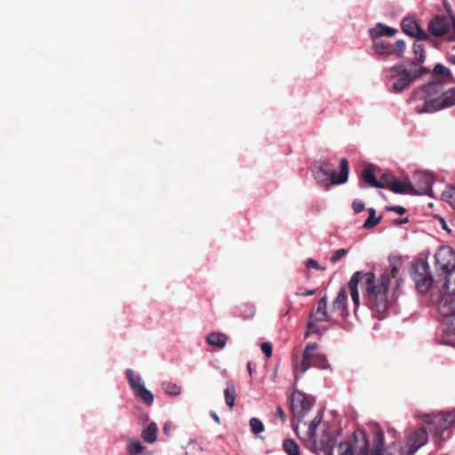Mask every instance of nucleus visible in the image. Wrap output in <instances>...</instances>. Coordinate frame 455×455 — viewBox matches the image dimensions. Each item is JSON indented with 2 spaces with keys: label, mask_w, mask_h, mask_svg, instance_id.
Masks as SVG:
<instances>
[{
  "label": "nucleus",
  "mask_w": 455,
  "mask_h": 455,
  "mask_svg": "<svg viewBox=\"0 0 455 455\" xmlns=\"http://www.w3.org/2000/svg\"><path fill=\"white\" fill-rule=\"evenodd\" d=\"M247 370H248L249 374L251 376L252 375L251 362L247 363Z\"/></svg>",
  "instance_id": "a18cd8bd"
},
{
  "label": "nucleus",
  "mask_w": 455,
  "mask_h": 455,
  "mask_svg": "<svg viewBox=\"0 0 455 455\" xmlns=\"http://www.w3.org/2000/svg\"><path fill=\"white\" fill-rule=\"evenodd\" d=\"M126 378L132 389L133 393L140 389V387H145L142 383L141 378L134 374V371L131 369L126 371Z\"/></svg>",
  "instance_id": "5701e85b"
},
{
  "label": "nucleus",
  "mask_w": 455,
  "mask_h": 455,
  "mask_svg": "<svg viewBox=\"0 0 455 455\" xmlns=\"http://www.w3.org/2000/svg\"><path fill=\"white\" fill-rule=\"evenodd\" d=\"M212 416L217 423H220V418L215 412H212Z\"/></svg>",
  "instance_id": "de8ad7c7"
},
{
  "label": "nucleus",
  "mask_w": 455,
  "mask_h": 455,
  "mask_svg": "<svg viewBox=\"0 0 455 455\" xmlns=\"http://www.w3.org/2000/svg\"><path fill=\"white\" fill-rule=\"evenodd\" d=\"M347 295L344 288L340 289L337 297L332 302L331 313L333 317L344 318L347 315Z\"/></svg>",
  "instance_id": "2eb2a0df"
},
{
  "label": "nucleus",
  "mask_w": 455,
  "mask_h": 455,
  "mask_svg": "<svg viewBox=\"0 0 455 455\" xmlns=\"http://www.w3.org/2000/svg\"><path fill=\"white\" fill-rule=\"evenodd\" d=\"M163 431L165 435H169V432H170V426L168 423L164 424V427H163Z\"/></svg>",
  "instance_id": "c03bdc74"
},
{
  "label": "nucleus",
  "mask_w": 455,
  "mask_h": 455,
  "mask_svg": "<svg viewBox=\"0 0 455 455\" xmlns=\"http://www.w3.org/2000/svg\"><path fill=\"white\" fill-rule=\"evenodd\" d=\"M145 455H152V452L151 451H146Z\"/></svg>",
  "instance_id": "603ef678"
},
{
  "label": "nucleus",
  "mask_w": 455,
  "mask_h": 455,
  "mask_svg": "<svg viewBox=\"0 0 455 455\" xmlns=\"http://www.w3.org/2000/svg\"><path fill=\"white\" fill-rule=\"evenodd\" d=\"M334 320L331 311L327 310V298L323 297L318 300L317 308L313 310L308 318L307 324L306 338L310 334L320 335L322 333L317 323L320 322H329Z\"/></svg>",
  "instance_id": "1a4fd4ad"
},
{
  "label": "nucleus",
  "mask_w": 455,
  "mask_h": 455,
  "mask_svg": "<svg viewBox=\"0 0 455 455\" xmlns=\"http://www.w3.org/2000/svg\"><path fill=\"white\" fill-rule=\"evenodd\" d=\"M451 20L443 16H435L428 24V31L435 36H442L449 32Z\"/></svg>",
  "instance_id": "4468645a"
},
{
  "label": "nucleus",
  "mask_w": 455,
  "mask_h": 455,
  "mask_svg": "<svg viewBox=\"0 0 455 455\" xmlns=\"http://www.w3.org/2000/svg\"><path fill=\"white\" fill-rule=\"evenodd\" d=\"M438 79L443 84L451 79V73L448 68L442 64H436L433 69V77L431 81Z\"/></svg>",
  "instance_id": "6ab92c4d"
},
{
  "label": "nucleus",
  "mask_w": 455,
  "mask_h": 455,
  "mask_svg": "<svg viewBox=\"0 0 455 455\" xmlns=\"http://www.w3.org/2000/svg\"><path fill=\"white\" fill-rule=\"evenodd\" d=\"M444 7H445V9H446V11H447L448 12H451V6H450L448 4H446V3H445V4H444Z\"/></svg>",
  "instance_id": "3c124183"
},
{
  "label": "nucleus",
  "mask_w": 455,
  "mask_h": 455,
  "mask_svg": "<svg viewBox=\"0 0 455 455\" xmlns=\"http://www.w3.org/2000/svg\"><path fill=\"white\" fill-rule=\"evenodd\" d=\"M398 267L391 265V274L383 273L379 279L371 272L356 271L350 278L347 286L355 307L359 306L358 284L364 291L367 306L376 312L379 318L385 317L388 309L387 293L391 278H396Z\"/></svg>",
  "instance_id": "f257e3e1"
},
{
  "label": "nucleus",
  "mask_w": 455,
  "mask_h": 455,
  "mask_svg": "<svg viewBox=\"0 0 455 455\" xmlns=\"http://www.w3.org/2000/svg\"><path fill=\"white\" fill-rule=\"evenodd\" d=\"M250 427L255 435L264 431V425L258 418H251L250 419Z\"/></svg>",
  "instance_id": "473e14b6"
},
{
  "label": "nucleus",
  "mask_w": 455,
  "mask_h": 455,
  "mask_svg": "<svg viewBox=\"0 0 455 455\" xmlns=\"http://www.w3.org/2000/svg\"><path fill=\"white\" fill-rule=\"evenodd\" d=\"M157 425L151 422L142 430L141 436L146 443H154L157 439Z\"/></svg>",
  "instance_id": "aec40b11"
},
{
  "label": "nucleus",
  "mask_w": 455,
  "mask_h": 455,
  "mask_svg": "<svg viewBox=\"0 0 455 455\" xmlns=\"http://www.w3.org/2000/svg\"><path fill=\"white\" fill-rule=\"evenodd\" d=\"M443 82L436 79L416 90L410 100L411 102L416 103L415 112L433 113L455 105V88L443 92L438 98H432L441 92Z\"/></svg>",
  "instance_id": "20e7f679"
},
{
  "label": "nucleus",
  "mask_w": 455,
  "mask_h": 455,
  "mask_svg": "<svg viewBox=\"0 0 455 455\" xmlns=\"http://www.w3.org/2000/svg\"><path fill=\"white\" fill-rule=\"evenodd\" d=\"M394 180H395V177L392 174L384 173L380 176L379 180H378V183L379 186H378L377 188L389 189Z\"/></svg>",
  "instance_id": "7c9ffc66"
},
{
  "label": "nucleus",
  "mask_w": 455,
  "mask_h": 455,
  "mask_svg": "<svg viewBox=\"0 0 455 455\" xmlns=\"http://www.w3.org/2000/svg\"><path fill=\"white\" fill-rule=\"evenodd\" d=\"M394 46V54H396L398 57H401L405 51L406 44L403 40H397Z\"/></svg>",
  "instance_id": "f704fd0d"
},
{
  "label": "nucleus",
  "mask_w": 455,
  "mask_h": 455,
  "mask_svg": "<svg viewBox=\"0 0 455 455\" xmlns=\"http://www.w3.org/2000/svg\"><path fill=\"white\" fill-rule=\"evenodd\" d=\"M369 217L364 221L363 228L365 229H370L377 226L381 221V216L376 217V210L373 208L368 209Z\"/></svg>",
  "instance_id": "393cba45"
},
{
  "label": "nucleus",
  "mask_w": 455,
  "mask_h": 455,
  "mask_svg": "<svg viewBox=\"0 0 455 455\" xmlns=\"http://www.w3.org/2000/svg\"><path fill=\"white\" fill-rule=\"evenodd\" d=\"M418 28L419 24L412 19L406 18L402 21V29L408 36H412Z\"/></svg>",
  "instance_id": "a878e982"
},
{
  "label": "nucleus",
  "mask_w": 455,
  "mask_h": 455,
  "mask_svg": "<svg viewBox=\"0 0 455 455\" xmlns=\"http://www.w3.org/2000/svg\"><path fill=\"white\" fill-rule=\"evenodd\" d=\"M396 31L397 30L395 28L379 24L378 28L371 29L370 32L372 38H380L381 36L391 37L396 33Z\"/></svg>",
  "instance_id": "412c9836"
},
{
  "label": "nucleus",
  "mask_w": 455,
  "mask_h": 455,
  "mask_svg": "<svg viewBox=\"0 0 455 455\" xmlns=\"http://www.w3.org/2000/svg\"><path fill=\"white\" fill-rule=\"evenodd\" d=\"M275 416L278 417L281 421L283 423H284L286 421V415H285V412L282 409V407L280 406H277L276 407V412H275Z\"/></svg>",
  "instance_id": "79ce46f5"
},
{
  "label": "nucleus",
  "mask_w": 455,
  "mask_h": 455,
  "mask_svg": "<svg viewBox=\"0 0 455 455\" xmlns=\"http://www.w3.org/2000/svg\"><path fill=\"white\" fill-rule=\"evenodd\" d=\"M413 53L418 62H423L425 60L424 47L422 44H413Z\"/></svg>",
  "instance_id": "72a5a7b5"
},
{
  "label": "nucleus",
  "mask_w": 455,
  "mask_h": 455,
  "mask_svg": "<svg viewBox=\"0 0 455 455\" xmlns=\"http://www.w3.org/2000/svg\"><path fill=\"white\" fill-rule=\"evenodd\" d=\"M225 402L230 409H232L235 405V400L236 396L235 387L234 385L228 387L224 390Z\"/></svg>",
  "instance_id": "cd10ccee"
},
{
  "label": "nucleus",
  "mask_w": 455,
  "mask_h": 455,
  "mask_svg": "<svg viewBox=\"0 0 455 455\" xmlns=\"http://www.w3.org/2000/svg\"><path fill=\"white\" fill-rule=\"evenodd\" d=\"M315 292V290H311V291H307L305 293H303V295L305 296H310V295H314Z\"/></svg>",
  "instance_id": "49530a36"
},
{
  "label": "nucleus",
  "mask_w": 455,
  "mask_h": 455,
  "mask_svg": "<svg viewBox=\"0 0 455 455\" xmlns=\"http://www.w3.org/2000/svg\"><path fill=\"white\" fill-rule=\"evenodd\" d=\"M261 351L267 358H270L272 356V345L268 342H263L261 344Z\"/></svg>",
  "instance_id": "e433bc0d"
},
{
  "label": "nucleus",
  "mask_w": 455,
  "mask_h": 455,
  "mask_svg": "<svg viewBox=\"0 0 455 455\" xmlns=\"http://www.w3.org/2000/svg\"><path fill=\"white\" fill-rule=\"evenodd\" d=\"M443 199L448 202L451 206L455 210V188H449L445 191H443Z\"/></svg>",
  "instance_id": "2f4dec72"
},
{
  "label": "nucleus",
  "mask_w": 455,
  "mask_h": 455,
  "mask_svg": "<svg viewBox=\"0 0 455 455\" xmlns=\"http://www.w3.org/2000/svg\"><path fill=\"white\" fill-rule=\"evenodd\" d=\"M412 37H416L419 40H427L428 38V36L426 33V31L419 26L417 31L414 32Z\"/></svg>",
  "instance_id": "4c0bfd02"
},
{
  "label": "nucleus",
  "mask_w": 455,
  "mask_h": 455,
  "mask_svg": "<svg viewBox=\"0 0 455 455\" xmlns=\"http://www.w3.org/2000/svg\"><path fill=\"white\" fill-rule=\"evenodd\" d=\"M373 39V49L375 53L383 56H389L394 54V46L389 42H387L381 38Z\"/></svg>",
  "instance_id": "dca6fc26"
},
{
  "label": "nucleus",
  "mask_w": 455,
  "mask_h": 455,
  "mask_svg": "<svg viewBox=\"0 0 455 455\" xmlns=\"http://www.w3.org/2000/svg\"><path fill=\"white\" fill-rule=\"evenodd\" d=\"M378 443L369 455H383V435L377 437ZM369 442L363 430H355L352 436L339 445V455H368Z\"/></svg>",
  "instance_id": "0eeeda50"
},
{
  "label": "nucleus",
  "mask_w": 455,
  "mask_h": 455,
  "mask_svg": "<svg viewBox=\"0 0 455 455\" xmlns=\"http://www.w3.org/2000/svg\"><path fill=\"white\" fill-rule=\"evenodd\" d=\"M135 396L147 405H151L154 402L153 394L145 387H140L139 390L134 393Z\"/></svg>",
  "instance_id": "b1692460"
},
{
  "label": "nucleus",
  "mask_w": 455,
  "mask_h": 455,
  "mask_svg": "<svg viewBox=\"0 0 455 455\" xmlns=\"http://www.w3.org/2000/svg\"><path fill=\"white\" fill-rule=\"evenodd\" d=\"M449 62L455 65V55L449 58Z\"/></svg>",
  "instance_id": "8fccbe9b"
},
{
  "label": "nucleus",
  "mask_w": 455,
  "mask_h": 455,
  "mask_svg": "<svg viewBox=\"0 0 455 455\" xmlns=\"http://www.w3.org/2000/svg\"><path fill=\"white\" fill-rule=\"evenodd\" d=\"M387 211L394 212L399 215H403L406 212V209L399 205L390 206L387 208Z\"/></svg>",
  "instance_id": "a19ab883"
},
{
  "label": "nucleus",
  "mask_w": 455,
  "mask_h": 455,
  "mask_svg": "<svg viewBox=\"0 0 455 455\" xmlns=\"http://www.w3.org/2000/svg\"><path fill=\"white\" fill-rule=\"evenodd\" d=\"M347 254V251L346 249H339L333 252V255L331 257L330 261L332 264L337 263L339 259L344 258Z\"/></svg>",
  "instance_id": "c9c22d12"
},
{
  "label": "nucleus",
  "mask_w": 455,
  "mask_h": 455,
  "mask_svg": "<svg viewBox=\"0 0 455 455\" xmlns=\"http://www.w3.org/2000/svg\"><path fill=\"white\" fill-rule=\"evenodd\" d=\"M437 271L445 275V282L437 292L431 291L430 298L437 304L439 313L450 317L452 330L455 331V252L449 246L438 249L435 255Z\"/></svg>",
  "instance_id": "f03ea898"
},
{
  "label": "nucleus",
  "mask_w": 455,
  "mask_h": 455,
  "mask_svg": "<svg viewBox=\"0 0 455 455\" xmlns=\"http://www.w3.org/2000/svg\"><path fill=\"white\" fill-rule=\"evenodd\" d=\"M352 208L355 212L359 213L364 210V204L362 201L355 200L352 203Z\"/></svg>",
  "instance_id": "58836bf2"
},
{
  "label": "nucleus",
  "mask_w": 455,
  "mask_h": 455,
  "mask_svg": "<svg viewBox=\"0 0 455 455\" xmlns=\"http://www.w3.org/2000/svg\"><path fill=\"white\" fill-rule=\"evenodd\" d=\"M426 427L416 429L407 438L406 444L401 449V455H414L428 440V433L443 441L451 436L449 429L455 427V410L448 412H437L424 417Z\"/></svg>",
  "instance_id": "7ed1b4c3"
},
{
  "label": "nucleus",
  "mask_w": 455,
  "mask_h": 455,
  "mask_svg": "<svg viewBox=\"0 0 455 455\" xmlns=\"http://www.w3.org/2000/svg\"><path fill=\"white\" fill-rule=\"evenodd\" d=\"M349 172L348 162L346 158H342L339 163V172L333 170L326 169L325 165H320L318 170L315 172V179L316 181L325 188L331 185L344 184L347 181Z\"/></svg>",
  "instance_id": "6e6552de"
},
{
  "label": "nucleus",
  "mask_w": 455,
  "mask_h": 455,
  "mask_svg": "<svg viewBox=\"0 0 455 455\" xmlns=\"http://www.w3.org/2000/svg\"><path fill=\"white\" fill-rule=\"evenodd\" d=\"M283 447L288 455H300L299 445L291 439L284 440Z\"/></svg>",
  "instance_id": "c85d7f7f"
},
{
  "label": "nucleus",
  "mask_w": 455,
  "mask_h": 455,
  "mask_svg": "<svg viewBox=\"0 0 455 455\" xmlns=\"http://www.w3.org/2000/svg\"><path fill=\"white\" fill-rule=\"evenodd\" d=\"M145 449V446H143L140 441L134 438L127 439V451L130 455H138L143 453Z\"/></svg>",
  "instance_id": "4be33fe9"
},
{
  "label": "nucleus",
  "mask_w": 455,
  "mask_h": 455,
  "mask_svg": "<svg viewBox=\"0 0 455 455\" xmlns=\"http://www.w3.org/2000/svg\"><path fill=\"white\" fill-rule=\"evenodd\" d=\"M162 386L164 392L170 395H179L181 393V387L175 383L164 382Z\"/></svg>",
  "instance_id": "c756f323"
},
{
  "label": "nucleus",
  "mask_w": 455,
  "mask_h": 455,
  "mask_svg": "<svg viewBox=\"0 0 455 455\" xmlns=\"http://www.w3.org/2000/svg\"><path fill=\"white\" fill-rule=\"evenodd\" d=\"M428 72L427 68L419 67L414 61H403L387 69V76L394 80L392 85L394 92H401Z\"/></svg>",
  "instance_id": "39448f33"
},
{
  "label": "nucleus",
  "mask_w": 455,
  "mask_h": 455,
  "mask_svg": "<svg viewBox=\"0 0 455 455\" xmlns=\"http://www.w3.org/2000/svg\"><path fill=\"white\" fill-rule=\"evenodd\" d=\"M321 418L315 417L308 425L307 431L299 438L303 441L306 447L315 453H323L331 455L335 440L325 428L320 438L316 437L315 430L320 425Z\"/></svg>",
  "instance_id": "423d86ee"
},
{
  "label": "nucleus",
  "mask_w": 455,
  "mask_h": 455,
  "mask_svg": "<svg viewBox=\"0 0 455 455\" xmlns=\"http://www.w3.org/2000/svg\"><path fill=\"white\" fill-rule=\"evenodd\" d=\"M409 221V220L407 218L405 219H397V220H394V224L395 225H402V224H405Z\"/></svg>",
  "instance_id": "37998d69"
},
{
  "label": "nucleus",
  "mask_w": 455,
  "mask_h": 455,
  "mask_svg": "<svg viewBox=\"0 0 455 455\" xmlns=\"http://www.w3.org/2000/svg\"><path fill=\"white\" fill-rule=\"evenodd\" d=\"M412 268V279L417 290L420 293L427 292L433 284V277L428 263L420 259L413 264Z\"/></svg>",
  "instance_id": "9d476101"
},
{
  "label": "nucleus",
  "mask_w": 455,
  "mask_h": 455,
  "mask_svg": "<svg viewBox=\"0 0 455 455\" xmlns=\"http://www.w3.org/2000/svg\"><path fill=\"white\" fill-rule=\"evenodd\" d=\"M443 228H446V224H445L444 220H443Z\"/></svg>",
  "instance_id": "864d4df0"
},
{
  "label": "nucleus",
  "mask_w": 455,
  "mask_h": 455,
  "mask_svg": "<svg viewBox=\"0 0 455 455\" xmlns=\"http://www.w3.org/2000/svg\"><path fill=\"white\" fill-rule=\"evenodd\" d=\"M289 399L291 410L294 417H296L298 420H301L305 417V414L310 411L313 404L312 401L300 391L293 392Z\"/></svg>",
  "instance_id": "ddd939ff"
},
{
  "label": "nucleus",
  "mask_w": 455,
  "mask_h": 455,
  "mask_svg": "<svg viewBox=\"0 0 455 455\" xmlns=\"http://www.w3.org/2000/svg\"><path fill=\"white\" fill-rule=\"evenodd\" d=\"M228 341V336L221 332H212L206 337V342L220 349L225 347Z\"/></svg>",
  "instance_id": "a211bd4d"
},
{
  "label": "nucleus",
  "mask_w": 455,
  "mask_h": 455,
  "mask_svg": "<svg viewBox=\"0 0 455 455\" xmlns=\"http://www.w3.org/2000/svg\"><path fill=\"white\" fill-rule=\"evenodd\" d=\"M361 180L372 188L379 186L375 176V166L373 164H366L363 167L361 173Z\"/></svg>",
  "instance_id": "f3484780"
},
{
  "label": "nucleus",
  "mask_w": 455,
  "mask_h": 455,
  "mask_svg": "<svg viewBox=\"0 0 455 455\" xmlns=\"http://www.w3.org/2000/svg\"><path fill=\"white\" fill-rule=\"evenodd\" d=\"M307 267H311L317 270H325V267H321L315 259H308L306 262Z\"/></svg>",
  "instance_id": "ea45409f"
},
{
  "label": "nucleus",
  "mask_w": 455,
  "mask_h": 455,
  "mask_svg": "<svg viewBox=\"0 0 455 455\" xmlns=\"http://www.w3.org/2000/svg\"><path fill=\"white\" fill-rule=\"evenodd\" d=\"M321 165H325L326 169L331 170V165L329 164V162H323Z\"/></svg>",
  "instance_id": "09e8293b"
},
{
  "label": "nucleus",
  "mask_w": 455,
  "mask_h": 455,
  "mask_svg": "<svg viewBox=\"0 0 455 455\" xmlns=\"http://www.w3.org/2000/svg\"><path fill=\"white\" fill-rule=\"evenodd\" d=\"M424 186L419 190H416L412 184L408 181H400L395 178L390 186L389 190L396 194H411V195H431V188L433 184L432 177L422 175Z\"/></svg>",
  "instance_id": "9b49d317"
},
{
  "label": "nucleus",
  "mask_w": 455,
  "mask_h": 455,
  "mask_svg": "<svg viewBox=\"0 0 455 455\" xmlns=\"http://www.w3.org/2000/svg\"><path fill=\"white\" fill-rule=\"evenodd\" d=\"M318 349V344L309 343L306 346L301 356L293 358L294 378L298 379L309 368L314 367L315 350Z\"/></svg>",
  "instance_id": "f8f14e48"
},
{
  "label": "nucleus",
  "mask_w": 455,
  "mask_h": 455,
  "mask_svg": "<svg viewBox=\"0 0 455 455\" xmlns=\"http://www.w3.org/2000/svg\"><path fill=\"white\" fill-rule=\"evenodd\" d=\"M314 367L321 370H326L330 367L326 356L319 353L318 349L315 350Z\"/></svg>",
  "instance_id": "bb28decb"
}]
</instances>
